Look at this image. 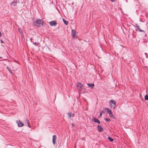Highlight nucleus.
Listing matches in <instances>:
<instances>
[{
	"mask_svg": "<svg viewBox=\"0 0 148 148\" xmlns=\"http://www.w3.org/2000/svg\"><path fill=\"white\" fill-rule=\"evenodd\" d=\"M42 21L41 19H37L36 21L34 23V25L37 27H40L43 25Z\"/></svg>",
	"mask_w": 148,
	"mask_h": 148,
	"instance_id": "f257e3e1",
	"label": "nucleus"
},
{
	"mask_svg": "<svg viewBox=\"0 0 148 148\" xmlns=\"http://www.w3.org/2000/svg\"><path fill=\"white\" fill-rule=\"evenodd\" d=\"M110 102L113 104V105L111 104L112 107L113 108H114L116 106V101L114 100H110Z\"/></svg>",
	"mask_w": 148,
	"mask_h": 148,
	"instance_id": "f03ea898",
	"label": "nucleus"
},
{
	"mask_svg": "<svg viewBox=\"0 0 148 148\" xmlns=\"http://www.w3.org/2000/svg\"><path fill=\"white\" fill-rule=\"evenodd\" d=\"M16 123L18 124V126L19 127H21L24 125V124L20 120L17 121Z\"/></svg>",
	"mask_w": 148,
	"mask_h": 148,
	"instance_id": "7ed1b4c3",
	"label": "nucleus"
},
{
	"mask_svg": "<svg viewBox=\"0 0 148 148\" xmlns=\"http://www.w3.org/2000/svg\"><path fill=\"white\" fill-rule=\"evenodd\" d=\"M49 24L51 26H55L57 25V23L56 21H53L50 22Z\"/></svg>",
	"mask_w": 148,
	"mask_h": 148,
	"instance_id": "20e7f679",
	"label": "nucleus"
},
{
	"mask_svg": "<svg viewBox=\"0 0 148 148\" xmlns=\"http://www.w3.org/2000/svg\"><path fill=\"white\" fill-rule=\"evenodd\" d=\"M18 3L17 1L16 0H14L10 4L12 5L14 7H16L17 6V4Z\"/></svg>",
	"mask_w": 148,
	"mask_h": 148,
	"instance_id": "39448f33",
	"label": "nucleus"
},
{
	"mask_svg": "<svg viewBox=\"0 0 148 148\" xmlns=\"http://www.w3.org/2000/svg\"><path fill=\"white\" fill-rule=\"evenodd\" d=\"M56 136L53 135V136L52 142L54 145H55L56 143Z\"/></svg>",
	"mask_w": 148,
	"mask_h": 148,
	"instance_id": "423d86ee",
	"label": "nucleus"
},
{
	"mask_svg": "<svg viewBox=\"0 0 148 148\" xmlns=\"http://www.w3.org/2000/svg\"><path fill=\"white\" fill-rule=\"evenodd\" d=\"M92 120L94 122L97 123L99 124H100V122L99 120L95 117L93 118Z\"/></svg>",
	"mask_w": 148,
	"mask_h": 148,
	"instance_id": "0eeeda50",
	"label": "nucleus"
},
{
	"mask_svg": "<svg viewBox=\"0 0 148 148\" xmlns=\"http://www.w3.org/2000/svg\"><path fill=\"white\" fill-rule=\"evenodd\" d=\"M77 86L80 88H83L84 87V86L80 82H78L77 84Z\"/></svg>",
	"mask_w": 148,
	"mask_h": 148,
	"instance_id": "6e6552de",
	"label": "nucleus"
},
{
	"mask_svg": "<svg viewBox=\"0 0 148 148\" xmlns=\"http://www.w3.org/2000/svg\"><path fill=\"white\" fill-rule=\"evenodd\" d=\"M97 129L98 131L99 132H101L103 130V128H102L101 127V126L99 125H98L97 126Z\"/></svg>",
	"mask_w": 148,
	"mask_h": 148,
	"instance_id": "1a4fd4ad",
	"label": "nucleus"
},
{
	"mask_svg": "<svg viewBox=\"0 0 148 148\" xmlns=\"http://www.w3.org/2000/svg\"><path fill=\"white\" fill-rule=\"evenodd\" d=\"M68 117L69 118H70L71 117H73L74 115V113H71L69 112L68 113Z\"/></svg>",
	"mask_w": 148,
	"mask_h": 148,
	"instance_id": "9d476101",
	"label": "nucleus"
},
{
	"mask_svg": "<svg viewBox=\"0 0 148 148\" xmlns=\"http://www.w3.org/2000/svg\"><path fill=\"white\" fill-rule=\"evenodd\" d=\"M103 110H106L107 112H108L109 113L111 112V110L108 108L106 107L104 108Z\"/></svg>",
	"mask_w": 148,
	"mask_h": 148,
	"instance_id": "9b49d317",
	"label": "nucleus"
},
{
	"mask_svg": "<svg viewBox=\"0 0 148 148\" xmlns=\"http://www.w3.org/2000/svg\"><path fill=\"white\" fill-rule=\"evenodd\" d=\"M87 85L89 87H90L91 89L94 86V84L93 83H92V84L88 83L87 84Z\"/></svg>",
	"mask_w": 148,
	"mask_h": 148,
	"instance_id": "f8f14e48",
	"label": "nucleus"
},
{
	"mask_svg": "<svg viewBox=\"0 0 148 148\" xmlns=\"http://www.w3.org/2000/svg\"><path fill=\"white\" fill-rule=\"evenodd\" d=\"M75 32H76L75 30L74 29L72 30L71 35L73 36V38H74V36H75Z\"/></svg>",
	"mask_w": 148,
	"mask_h": 148,
	"instance_id": "ddd939ff",
	"label": "nucleus"
},
{
	"mask_svg": "<svg viewBox=\"0 0 148 148\" xmlns=\"http://www.w3.org/2000/svg\"><path fill=\"white\" fill-rule=\"evenodd\" d=\"M109 116L110 117H111L112 119H114V116L113 115L111 111V112H110L109 113Z\"/></svg>",
	"mask_w": 148,
	"mask_h": 148,
	"instance_id": "4468645a",
	"label": "nucleus"
},
{
	"mask_svg": "<svg viewBox=\"0 0 148 148\" xmlns=\"http://www.w3.org/2000/svg\"><path fill=\"white\" fill-rule=\"evenodd\" d=\"M62 20L63 21V22H64V24L65 25H67L68 24V22L67 21L65 20L64 18H62Z\"/></svg>",
	"mask_w": 148,
	"mask_h": 148,
	"instance_id": "2eb2a0df",
	"label": "nucleus"
},
{
	"mask_svg": "<svg viewBox=\"0 0 148 148\" xmlns=\"http://www.w3.org/2000/svg\"><path fill=\"white\" fill-rule=\"evenodd\" d=\"M108 140L111 142H112L113 141V139L111 138L110 137H108Z\"/></svg>",
	"mask_w": 148,
	"mask_h": 148,
	"instance_id": "dca6fc26",
	"label": "nucleus"
},
{
	"mask_svg": "<svg viewBox=\"0 0 148 148\" xmlns=\"http://www.w3.org/2000/svg\"><path fill=\"white\" fill-rule=\"evenodd\" d=\"M7 69L12 74V72L11 70V69L8 66L7 67Z\"/></svg>",
	"mask_w": 148,
	"mask_h": 148,
	"instance_id": "f3484780",
	"label": "nucleus"
},
{
	"mask_svg": "<svg viewBox=\"0 0 148 148\" xmlns=\"http://www.w3.org/2000/svg\"><path fill=\"white\" fill-rule=\"evenodd\" d=\"M18 31L20 33H23L22 30L21 29L19 28L18 29Z\"/></svg>",
	"mask_w": 148,
	"mask_h": 148,
	"instance_id": "a211bd4d",
	"label": "nucleus"
},
{
	"mask_svg": "<svg viewBox=\"0 0 148 148\" xmlns=\"http://www.w3.org/2000/svg\"><path fill=\"white\" fill-rule=\"evenodd\" d=\"M145 99L146 100H148V95H146L145 97Z\"/></svg>",
	"mask_w": 148,
	"mask_h": 148,
	"instance_id": "6ab92c4d",
	"label": "nucleus"
},
{
	"mask_svg": "<svg viewBox=\"0 0 148 148\" xmlns=\"http://www.w3.org/2000/svg\"><path fill=\"white\" fill-rule=\"evenodd\" d=\"M105 119L106 121H107L108 122H110V119L108 118H106Z\"/></svg>",
	"mask_w": 148,
	"mask_h": 148,
	"instance_id": "aec40b11",
	"label": "nucleus"
},
{
	"mask_svg": "<svg viewBox=\"0 0 148 148\" xmlns=\"http://www.w3.org/2000/svg\"><path fill=\"white\" fill-rule=\"evenodd\" d=\"M136 28L137 29H139L140 28L138 25L137 24H136Z\"/></svg>",
	"mask_w": 148,
	"mask_h": 148,
	"instance_id": "412c9836",
	"label": "nucleus"
},
{
	"mask_svg": "<svg viewBox=\"0 0 148 148\" xmlns=\"http://www.w3.org/2000/svg\"><path fill=\"white\" fill-rule=\"evenodd\" d=\"M33 44L35 45H36V46H38V43H37V42H34L33 43Z\"/></svg>",
	"mask_w": 148,
	"mask_h": 148,
	"instance_id": "4be33fe9",
	"label": "nucleus"
},
{
	"mask_svg": "<svg viewBox=\"0 0 148 148\" xmlns=\"http://www.w3.org/2000/svg\"><path fill=\"white\" fill-rule=\"evenodd\" d=\"M27 125L30 128L31 127V126L30 125L29 123L28 122H27Z\"/></svg>",
	"mask_w": 148,
	"mask_h": 148,
	"instance_id": "5701e85b",
	"label": "nucleus"
},
{
	"mask_svg": "<svg viewBox=\"0 0 148 148\" xmlns=\"http://www.w3.org/2000/svg\"><path fill=\"white\" fill-rule=\"evenodd\" d=\"M102 112H100V115L99 117H101V116L102 115Z\"/></svg>",
	"mask_w": 148,
	"mask_h": 148,
	"instance_id": "b1692460",
	"label": "nucleus"
},
{
	"mask_svg": "<svg viewBox=\"0 0 148 148\" xmlns=\"http://www.w3.org/2000/svg\"><path fill=\"white\" fill-rule=\"evenodd\" d=\"M138 30H139V31L140 32H143V31L142 30L140 29V28L139 29H138Z\"/></svg>",
	"mask_w": 148,
	"mask_h": 148,
	"instance_id": "393cba45",
	"label": "nucleus"
},
{
	"mask_svg": "<svg viewBox=\"0 0 148 148\" xmlns=\"http://www.w3.org/2000/svg\"><path fill=\"white\" fill-rule=\"evenodd\" d=\"M100 112H102V114L104 113V112L103 110H102Z\"/></svg>",
	"mask_w": 148,
	"mask_h": 148,
	"instance_id": "a878e982",
	"label": "nucleus"
},
{
	"mask_svg": "<svg viewBox=\"0 0 148 148\" xmlns=\"http://www.w3.org/2000/svg\"><path fill=\"white\" fill-rule=\"evenodd\" d=\"M72 127H73L75 125L74 124L72 123Z\"/></svg>",
	"mask_w": 148,
	"mask_h": 148,
	"instance_id": "bb28decb",
	"label": "nucleus"
},
{
	"mask_svg": "<svg viewBox=\"0 0 148 148\" xmlns=\"http://www.w3.org/2000/svg\"><path fill=\"white\" fill-rule=\"evenodd\" d=\"M110 1H111L112 2H114V1H115V0H110Z\"/></svg>",
	"mask_w": 148,
	"mask_h": 148,
	"instance_id": "cd10ccee",
	"label": "nucleus"
},
{
	"mask_svg": "<svg viewBox=\"0 0 148 148\" xmlns=\"http://www.w3.org/2000/svg\"><path fill=\"white\" fill-rule=\"evenodd\" d=\"M1 43H3L4 42L3 41V40H1Z\"/></svg>",
	"mask_w": 148,
	"mask_h": 148,
	"instance_id": "c85d7f7f",
	"label": "nucleus"
},
{
	"mask_svg": "<svg viewBox=\"0 0 148 148\" xmlns=\"http://www.w3.org/2000/svg\"><path fill=\"white\" fill-rule=\"evenodd\" d=\"M145 54L146 55V57H147V53H145Z\"/></svg>",
	"mask_w": 148,
	"mask_h": 148,
	"instance_id": "c756f323",
	"label": "nucleus"
},
{
	"mask_svg": "<svg viewBox=\"0 0 148 148\" xmlns=\"http://www.w3.org/2000/svg\"><path fill=\"white\" fill-rule=\"evenodd\" d=\"M32 38H31L30 40H31V42H32Z\"/></svg>",
	"mask_w": 148,
	"mask_h": 148,
	"instance_id": "7c9ffc66",
	"label": "nucleus"
},
{
	"mask_svg": "<svg viewBox=\"0 0 148 148\" xmlns=\"http://www.w3.org/2000/svg\"><path fill=\"white\" fill-rule=\"evenodd\" d=\"M1 58H2V57H0V59Z\"/></svg>",
	"mask_w": 148,
	"mask_h": 148,
	"instance_id": "2f4dec72",
	"label": "nucleus"
}]
</instances>
